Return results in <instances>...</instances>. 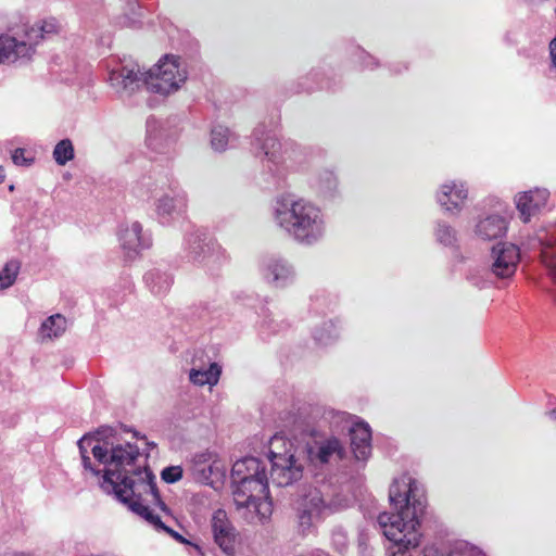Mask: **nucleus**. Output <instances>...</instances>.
<instances>
[{"instance_id": "nucleus-1", "label": "nucleus", "mask_w": 556, "mask_h": 556, "mask_svg": "<svg viewBox=\"0 0 556 556\" xmlns=\"http://www.w3.org/2000/svg\"><path fill=\"white\" fill-rule=\"evenodd\" d=\"M84 469L99 477L100 488L144 519L155 531L179 543L188 541L173 529L175 519L156 490L155 477L146 466L137 465L139 447L131 443L110 444L93 435L77 442Z\"/></svg>"}, {"instance_id": "nucleus-2", "label": "nucleus", "mask_w": 556, "mask_h": 556, "mask_svg": "<svg viewBox=\"0 0 556 556\" xmlns=\"http://www.w3.org/2000/svg\"><path fill=\"white\" fill-rule=\"evenodd\" d=\"M389 498L395 513L383 511L378 516V526L383 535L393 542L390 556H421L418 549L421 540L420 517L426 501L418 484L404 476L390 486Z\"/></svg>"}, {"instance_id": "nucleus-3", "label": "nucleus", "mask_w": 556, "mask_h": 556, "mask_svg": "<svg viewBox=\"0 0 556 556\" xmlns=\"http://www.w3.org/2000/svg\"><path fill=\"white\" fill-rule=\"evenodd\" d=\"M235 484L233 502L242 517L250 523H263L271 513L268 478L265 467L255 457L238 459L231 468Z\"/></svg>"}, {"instance_id": "nucleus-4", "label": "nucleus", "mask_w": 556, "mask_h": 556, "mask_svg": "<svg viewBox=\"0 0 556 556\" xmlns=\"http://www.w3.org/2000/svg\"><path fill=\"white\" fill-rule=\"evenodd\" d=\"M275 224L302 245H314L327 232L326 217L315 203L292 197H280L273 208Z\"/></svg>"}, {"instance_id": "nucleus-5", "label": "nucleus", "mask_w": 556, "mask_h": 556, "mask_svg": "<svg viewBox=\"0 0 556 556\" xmlns=\"http://www.w3.org/2000/svg\"><path fill=\"white\" fill-rule=\"evenodd\" d=\"M275 434L269 442V459L271 463L270 479L278 486H287L300 480L303 475V457L301 443Z\"/></svg>"}, {"instance_id": "nucleus-6", "label": "nucleus", "mask_w": 556, "mask_h": 556, "mask_svg": "<svg viewBox=\"0 0 556 556\" xmlns=\"http://www.w3.org/2000/svg\"><path fill=\"white\" fill-rule=\"evenodd\" d=\"M290 434L296 442L298 434L302 437V452L315 466L328 464L334 459H342L344 455V447L336 437L327 438L317 442L315 445H311L308 441H305L306 438H313L316 435V429L314 425L306 420L302 415L294 418L290 429Z\"/></svg>"}, {"instance_id": "nucleus-7", "label": "nucleus", "mask_w": 556, "mask_h": 556, "mask_svg": "<svg viewBox=\"0 0 556 556\" xmlns=\"http://www.w3.org/2000/svg\"><path fill=\"white\" fill-rule=\"evenodd\" d=\"M187 76L186 66L178 56L165 55L144 73V86L151 92L168 96L180 89Z\"/></svg>"}, {"instance_id": "nucleus-8", "label": "nucleus", "mask_w": 556, "mask_h": 556, "mask_svg": "<svg viewBox=\"0 0 556 556\" xmlns=\"http://www.w3.org/2000/svg\"><path fill=\"white\" fill-rule=\"evenodd\" d=\"M252 144L256 154L263 156L268 166L273 165L276 170L295 161L296 146L289 140H279L275 132L264 127L255 128Z\"/></svg>"}, {"instance_id": "nucleus-9", "label": "nucleus", "mask_w": 556, "mask_h": 556, "mask_svg": "<svg viewBox=\"0 0 556 556\" xmlns=\"http://www.w3.org/2000/svg\"><path fill=\"white\" fill-rule=\"evenodd\" d=\"M257 270L262 280L274 289H286L296 281V269L288 258L270 254L260 258Z\"/></svg>"}, {"instance_id": "nucleus-10", "label": "nucleus", "mask_w": 556, "mask_h": 556, "mask_svg": "<svg viewBox=\"0 0 556 556\" xmlns=\"http://www.w3.org/2000/svg\"><path fill=\"white\" fill-rule=\"evenodd\" d=\"M108 83L121 97H130L144 85V73L136 64H122L115 60L108 63Z\"/></svg>"}, {"instance_id": "nucleus-11", "label": "nucleus", "mask_w": 556, "mask_h": 556, "mask_svg": "<svg viewBox=\"0 0 556 556\" xmlns=\"http://www.w3.org/2000/svg\"><path fill=\"white\" fill-rule=\"evenodd\" d=\"M191 471L198 481L212 484L225 476L226 465L216 452L205 450L192 456Z\"/></svg>"}, {"instance_id": "nucleus-12", "label": "nucleus", "mask_w": 556, "mask_h": 556, "mask_svg": "<svg viewBox=\"0 0 556 556\" xmlns=\"http://www.w3.org/2000/svg\"><path fill=\"white\" fill-rule=\"evenodd\" d=\"M519 260V249L515 244L498 243L491 252V274L502 279L509 278L515 274Z\"/></svg>"}, {"instance_id": "nucleus-13", "label": "nucleus", "mask_w": 556, "mask_h": 556, "mask_svg": "<svg viewBox=\"0 0 556 556\" xmlns=\"http://www.w3.org/2000/svg\"><path fill=\"white\" fill-rule=\"evenodd\" d=\"M331 507V501L326 498L319 489H311L298 504V518L302 530L308 529L324 510Z\"/></svg>"}, {"instance_id": "nucleus-14", "label": "nucleus", "mask_w": 556, "mask_h": 556, "mask_svg": "<svg viewBox=\"0 0 556 556\" xmlns=\"http://www.w3.org/2000/svg\"><path fill=\"white\" fill-rule=\"evenodd\" d=\"M117 238L127 260H134L151 244L150 239L142 233V226L138 222L122 224L117 231Z\"/></svg>"}, {"instance_id": "nucleus-15", "label": "nucleus", "mask_w": 556, "mask_h": 556, "mask_svg": "<svg viewBox=\"0 0 556 556\" xmlns=\"http://www.w3.org/2000/svg\"><path fill=\"white\" fill-rule=\"evenodd\" d=\"M468 193V188L464 181L447 180L440 186L437 192V201L444 211L457 215L464 208Z\"/></svg>"}, {"instance_id": "nucleus-16", "label": "nucleus", "mask_w": 556, "mask_h": 556, "mask_svg": "<svg viewBox=\"0 0 556 556\" xmlns=\"http://www.w3.org/2000/svg\"><path fill=\"white\" fill-rule=\"evenodd\" d=\"M187 211V197L182 191L170 188L155 200V214L161 223L181 217Z\"/></svg>"}, {"instance_id": "nucleus-17", "label": "nucleus", "mask_w": 556, "mask_h": 556, "mask_svg": "<svg viewBox=\"0 0 556 556\" xmlns=\"http://www.w3.org/2000/svg\"><path fill=\"white\" fill-rule=\"evenodd\" d=\"M211 531L214 542L226 554H232L236 546V529L224 509H217L211 518Z\"/></svg>"}, {"instance_id": "nucleus-18", "label": "nucleus", "mask_w": 556, "mask_h": 556, "mask_svg": "<svg viewBox=\"0 0 556 556\" xmlns=\"http://www.w3.org/2000/svg\"><path fill=\"white\" fill-rule=\"evenodd\" d=\"M188 257L197 263H207L211 257L219 252V245L205 232L195 230L186 238Z\"/></svg>"}, {"instance_id": "nucleus-19", "label": "nucleus", "mask_w": 556, "mask_h": 556, "mask_svg": "<svg viewBox=\"0 0 556 556\" xmlns=\"http://www.w3.org/2000/svg\"><path fill=\"white\" fill-rule=\"evenodd\" d=\"M33 54L31 43L27 41L25 35L21 38L8 34L0 35V64L29 59Z\"/></svg>"}, {"instance_id": "nucleus-20", "label": "nucleus", "mask_w": 556, "mask_h": 556, "mask_svg": "<svg viewBox=\"0 0 556 556\" xmlns=\"http://www.w3.org/2000/svg\"><path fill=\"white\" fill-rule=\"evenodd\" d=\"M549 192L546 189L535 188L516 197V206L525 223L545 207Z\"/></svg>"}, {"instance_id": "nucleus-21", "label": "nucleus", "mask_w": 556, "mask_h": 556, "mask_svg": "<svg viewBox=\"0 0 556 556\" xmlns=\"http://www.w3.org/2000/svg\"><path fill=\"white\" fill-rule=\"evenodd\" d=\"M507 226L508 223L505 217L491 214L477 220L473 232L479 239L491 241L503 238L507 231Z\"/></svg>"}, {"instance_id": "nucleus-22", "label": "nucleus", "mask_w": 556, "mask_h": 556, "mask_svg": "<svg viewBox=\"0 0 556 556\" xmlns=\"http://www.w3.org/2000/svg\"><path fill=\"white\" fill-rule=\"evenodd\" d=\"M351 446L358 460H366L371 453V431L364 421H355L350 429Z\"/></svg>"}, {"instance_id": "nucleus-23", "label": "nucleus", "mask_w": 556, "mask_h": 556, "mask_svg": "<svg viewBox=\"0 0 556 556\" xmlns=\"http://www.w3.org/2000/svg\"><path fill=\"white\" fill-rule=\"evenodd\" d=\"M536 241L541 250L542 263L556 281V228L540 230L536 233Z\"/></svg>"}, {"instance_id": "nucleus-24", "label": "nucleus", "mask_w": 556, "mask_h": 556, "mask_svg": "<svg viewBox=\"0 0 556 556\" xmlns=\"http://www.w3.org/2000/svg\"><path fill=\"white\" fill-rule=\"evenodd\" d=\"M61 28V24L54 17H50L47 20H42L33 26L28 27L24 35L28 42L31 43L33 53L35 52V47L39 43L41 39L48 38L58 31Z\"/></svg>"}, {"instance_id": "nucleus-25", "label": "nucleus", "mask_w": 556, "mask_h": 556, "mask_svg": "<svg viewBox=\"0 0 556 556\" xmlns=\"http://www.w3.org/2000/svg\"><path fill=\"white\" fill-rule=\"evenodd\" d=\"M222 368L217 363H212L208 368H192L189 371V380L198 387H214L218 383Z\"/></svg>"}, {"instance_id": "nucleus-26", "label": "nucleus", "mask_w": 556, "mask_h": 556, "mask_svg": "<svg viewBox=\"0 0 556 556\" xmlns=\"http://www.w3.org/2000/svg\"><path fill=\"white\" fill-rule=\"evenodd\" d=\"M67 321L61 314H55L45 319L39 328L41 340H52L61 337L66 330Z\"/></svg>"}, {"instance_id": "nucleus-27", "label": "nucleus", "mask_w": 556, "mask_h": 556, "mask_svg": "<svg viewBox=\"0 0 556 556\" xmlns=\"http://www.w3.org/2000/svg\"><path fill=\"white\" fill-rule=\"evenodd\" d=\"M144 281L147 286L150 288L151 292L156 295H162L166 293L172 285L173 278L172 276L160 269H152L144 275Z\"/></svg>"}, {"instance_id": "nucleus-28", "label": "nucleus", "mask_w": 556, "mask_h": 556, "mask_svg": "<svg viewBox=\"0 0 556 556\" xmlns=\"http://www.w3.org/2000/svg\"><path fill=\"white\" fill-rule=\"evenodd\" d=\"M236 136L222 125L215 126L211 131V144L215 151H225L228 147H232Z\"/></svg>"}, {"instance_id": "nucleus-29", "label": "nucleus", "mask_w": 556, "mask_h": 556, "mask_svg": "<svg viewBox=\"0 0 556 556\" xmlns=\"http://www.w3.org/2000/svg\"><path fill=\"white\" fill-rule=\"evenodd\" d=\"M340 336V329L333 320L324 321L314 331V339L323 345L330 344Z\"/></svg>"}, {"instance_id": "nucleus-30", "label": "nucleus", "mask_w": 556, "mask_h": 556, "mask_svg": "<svg viewBox=\"0 0 556 556\" xmlns=\"http://www.w3.org/2000/svg\"><path fill=\"white\" fill-rule=\"evenodd\" d=\"M75 156L74 146L70 139H63L53 149V159L60 166H64Z\"/></svg>"}, {"instance_id": "nucleus-31", "label": "nucleus", "mask_w": 556, "mask_h": 556, "mask_svg": "<svg viewBox=\"0 0 556 556\" xmlns=\"http://www.w3.org/2000/svg\"><path fill=\"white\" fill-rule=\"evenodd\" d=\"M161 137L162 134L159 122L155 119H149L147 122V146L154 151H162Z\"/></svg>"}, {"instance_id": "nucleus-32", "label": "nucleus", "mask_w": 556, "mask_h": 556, "mask_svg": "<svg viewBox=\"0 0 556 556\" xmlns=\"http://www.w3.org/2000/svg\"><path fill=\"white\" fill-rule=\"evenodd\" d=\"M437 241L445 247H452L457 241L456 230L444 222H439L435 228Z\"/></svg>"}, {"instance_id": "nucleus-33", "label": "nucleus", "mask_w": 556, "mask_h": 556, "mask_svg": "<svg viewBox=\"0 0 556 556\" xmlns=\"http://www.w3.org/2000/svg\"><path fill=\"white\" fill-rule=\"evenodd\" d=\"M20 264L15 261L8 262L0 270V289L11 287L17 277Z\"/></svg>"}, {"instance_id": "nucleus-34", "label": "nucleus", "mask_w": 556, "mask_h": 556, "mask_svg": "<svg viewBox=\"0 0 556 556\" xmlns=\"http://www.w3.org/2000/svg\"><path fill=\"white\" fill-rule=\"evenodd\" d=\"M337 178L331 172H326L320 178V189L326 194H331L337 188Z\"/></svg>"}, {"instance_id": "nucleus-35", "label": "nucleus", "mask_w": 556, "mask_h": 556, "mask_svg": "<svg viewBox=\"0 0 556 556\" xmlns=\"http://www.w3.org/2000/svg\"><path fill=\"white\" fill-rule=\"evenodd\" d=\"M182 477V469L179 466H170L162 471V479L167 483H174Z\"/></svg>"}, {"instance_id": "nucleus-36", "label": "nucleus", "mask_w": 556, "mask_h": 556, "mask_svg": "<svg viewBox=\"0 0 556 556\" xmlns=\"http://www.w3.org/2000/svg\"><path fill=\"white\" fill-rule=\"evenodd\" d=\"M12 161L17 166H29L34 159L25 155V150L22 148L15 149L12 153Z\"/></svg>"}, {"instance_id": "nucleus-37", "label": "nucleus", "mask_w": 556, "mask_h": 556, "mask_svg": "<svg viewBox=\"0 0 556 556\" xmlns=\"http://www.w3.org/2000/svg\"><path fill=\"white\" fill-rule=\"evenodd\" d=\"M422 556H438V553H437V551H433V549H425L422 552Z\"/></svg>"}, {"instance_id": "nucleus-38", "label": "nucleus", "mask_w": 556, "mask_h": 556, "mask_svg": "<svg viewBox=\"0 0 556 556\" xmlns=\"http://www.w3.org/2000/svg\"><path fill=\"white\" fill-rule=\"evenodd\" d=\"M5 173L2 166H0V182L4 181Z\"/></svg>"}, {"instance_id": "nucleus-39", "label": "nucleus", "mask_w": 556, "mask_h": 556, "mask_svg": "<svg viewBox=\"0 0 556 556\" xmlns=\"http://www.w3.org/2000/svg\"><path fill=\"white\" fill-rule=\"evenodd\" d=\"M81 556H115V555L109 554V553H101V554H89V555H81Z\"/></svg>"}, {"instance_id": "nucleus-40", "label": "nucleus", "mask_w": 556, "mask_h": 556, "mask_svg": "<svg viewBox=\"0 0 556 556\" xmlns=\"http://www.w3.org/2000/svg\"><path fill=\"white\" fill-rule=\"evenodd\" d=\"M548 416H549L552 419L556 420V408H554V409H552L551 412H548Z\"/></svg>"}, {"instance_id": "nucleus-41", "label": "nucleus", "mask_w": 556, "mask_h": 556, "mask_svg": "<svg viewBox=\"0 0 556 556\" xmlns=\"http://www.w3.org/2000/svg\"><path fill=\"white\" fill-rule=\"evenodd\" d=\"M336 416H337V417H339V418H341V419L344 417V415H343V414H337Z\"/></svg>"}]
</instances>
